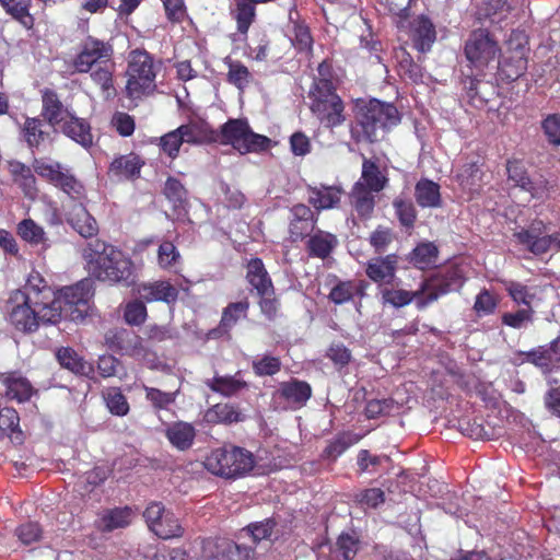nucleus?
<instances>
[{"instance_id":"nucleus-1","label":"nucleus","mask_w":560,"mask_h":560,"mask_svg":"<svg viewBox=\"0 0 560 560\" xmlns=\"http://www.w3.org/2000/svg\"><path fill=\"white\" fill-rule=\"evenodd\" d=\"M463 282V271L458 267H450L424 280L416 291L382 288L381 298L383 304L395 308L404 307L415 301L417 307L421 310L436 301L440 296L458 290Z\"/></svg>"},{"instance_id":"nucleus-2","label":"nucleus","mask_w":560,"mask_h":560,"mask_svg":"<svg viewBox=\"0 0 560 560\" xmlns=\"http://www.w3.org/2000/svg\"><path fill=\"white\" fill-rule=\"evenodd\" d=\"M93 293L89 281H80L74 285L60 290L50 299L39 300L40 305L35 306L38 322L57 324L61 318L71 322H82L89 315L90 301Z\"/></svg>"},{"instance_id":"nucleus-3","label":"nucleus","mask_w":560,"mask_h":560,"mask_svg":"<svg viewBox=\"0 0 560 560\" xmlns=\"http://www.w3.org/2000/svg\"><path fill=\"white\" fill-rule=\"evenodd\" d=\"M113 46L104 40L89 36L80 46V50L71 60L75 73H90L92 81L104 92L113 89Z\"/></svg>"},{"instance_id":"nucleus-4","label":"nucleus","mask_w":560,"mask_h":560,"mask_svg":"<svg viewBox=\"0 0 560 560\" xmlns=\"http://www.w3.org/2000/svg\"><path fill=\"white\" fill-rule=\"evenodd\" d=\"M89 272L100 281L128 283L132 277V262L121 250L95 240L82 253Z\"/></svg>"},{"instance_id":"nucleus-5","label":"nucleus","mask_w":560,"mask_h":560,"mask_svg":"<svg viewBox=\"0 0 560 560\" xmlns=\"http://www.w3.org/2000/svg\"><path fill=\"white\" fill-rule=\"evenodd\" d=\"M357 120L361 129L359 138L374 142L382 139L392 127L397 126L400 116L393 104L370 100L359 106Z\"/></svg>"},{"instance_id":"nucleus-6","label":"nucleus","mask_w":560,"mask_h":560,"mask_svg":"<svg viewBox=\"0 0 560 560\" xmlns=\"http://www.w3.org/2000/svg\"><path fill=\"white\" fill-rule=\"evenodd\" d=\"M161 63L144 50H133L129 54L127 68L126 93L128 97L138 100L155 91L156 74Z\"/></svg>"},{"instance_id":"nucleus-7","label":"nucleus","mask_w":560,"mask_h":560,"mask_svg":"<svg viewBox=\"0 0 560 560\" xmlns=\"http://www.w3.org/2000/svg\"><path fill=\"white\" fill-rule=\"evenodd\" d=\"M255 466L250 452L236 446H224L213 450L205 459V467L211 474L235 479L247 475Z\"/></svg>"},{"instance_id":"nucleus-8","label":"nucleus","mask_w":560,"mask_h":560,"mask_svg":"<svg viewBox=\"0 0 560 560\" xmlns=\"http://www.w3.org/2000/svg\"><path fill=\"white\" fill-rule=\"evenodd\" d=\"M221 141L242 154L264 150L270 142L269 138L253 132L247 121L242 119H230L222 126Z\"/></svg>"},{"instance_id":"nucleus-9","label":"nucleus","mask_w":560,"mask_h":560,"mask_svg":"<svg viewBox=\"0 0 560 560\" xmlns=\"http://www.w3.org/2000/svg\"><path fill=\"white\" fill-rule=\"evenodd\" d=\"M39 300L23 292H12L8 301L7 311L10 323L24 332L37 329L39 322L35 306H39Z\"/></svg>"},{"instance_id":"nucleus-10","label":"nucleus","mask_w":560,"mask_h":560,"mask_svg":"<svg viewBox=\"0 0 560 560\" xmlns=\"http://www.w3.org/2000/svg\"><path fill=\"white\" fill-rule=\"evenodd\" d=\"M513 236L518 244L534 255H542L560 249V233L548 234L541 222L534 223L528 229H522L515 232Z\"/></svg>"},{"instance_id":"nucleus-11","label":"nucleus","mask_w":560,"mask_h":560,"mask_svg":"<svg viewBox=\"0 0 560 560\" xmlns=\"http://www.w3.org/2000/svg\"><path fill=\"white\" fill-rule=\"evenodd\" d=\"M143 516L149 528L162 539H171L180 537L183 534V527L179 520L170 510H165L162 503L152 502L150 503Z\"/></svg>"},{"instance_id":"nucleus-12","label":"nucleus","mask_w":560,"mask_h":560,"mask_svg":"<svg viewBox=\"0 0 560 560\" xmlns=\"http://www.w3.org/2000/svg\"><path fill=\"white\" fill-rule=\"evenodd\" d=\"M498 52V44L483 30L472 32L465 46L466 58L477 69H482L493 61Z\"/></svg>"},{"instance_id":"nucleus-13","label":"nucleus","mask_w":560,"mask_h":560,"mask_svg":"<svg viewBox=\"0 0 560 560\" xmlns=\"http://www.w3.org/2000/svg\"><path fill=\"white\" fill-rule=\"evenodd\" d=\"M397 262L395 255L373 258L366 265V276L375 283L388 284L395 279Z\"/></svg>"},{"instance_id":"nucleus-14","label":"nucleus","mask_w":560,"mask_h":560,"mask_svg":"<svg viewBox=\"0 0 560 560\" xmlns=\"http://www.w3.org/2000/svg\"><path fill=\"white\" fill-rule=\"evenodd\" d=\"M313 114L328 128L341 125L345 121L343 104L340 97H331L329 102L317 101L311 103Z\"/></svg>"},{"instance_id":"nucleus-15","label":"nucleus","mask_w":560,"mask_h":560,"mask_svg":"<svg viewBox=\"0 0 560 560\" xmlns=\"http://www.w3.org/2000/svg\"><path fill=\"white\" fill-rule=\"evenodd\" d=\"M133 518L135 512L129 506L108 509L101 513L96 527L102 532H113L129 526Z\"/></svg>"},{"instance_id":"nucleus-16","label":"nucleus","mask_w":560,"mask_h":560,"mask_svg":"<svg viewBox=\"0 0 560 560\" xmlns=\"http://www.w3.org/2000/svg\"><path fill=\"white\" fill-rule=\"evenodd\" d=\"M72 115L73 114L62 105L54 91L46 90L43 92V116L50 126L57 129Z\"/></svg>"},{"instance_id":"nucleus-17","label":"nucleus","mask_w":560,"mask_h":560,"mask_svg":"<svg viewBox=\"0 0 560 560\" xmlns=\"http://www.w3.org/2000/svg\"><path fill=\"white\" fill-rule=\"evenodd\" d=\"M140 298L147 302H165L173 304L178 298L177 289L168 281L144 283L139 288Z\"/></svg>"},{"instance_id":"nucleus-18","label":"nucleus","mask_w":560,"mask_h":560,"mask_svg":"<svg viewBox=\"0 0 560 560\" xmlns=\"http://www.w3.org/2000/svg\"><path fill=\"white\" fill-rule=\"evenodd\" d=\"M410 27L415 47L421 52L429 51L436 38L435 28L432 22L428 18L421 15L411 22Z\"/></svg>"},{"instance_id":"nucleus-19","label":"nucleus","mask_w":560,"mask_h":560,"mask_svg":"<svg viewBox=\"0 0 560 560\" xmlns=\"http://www.w3.org/2000/svg\"><path fill=\"white\" fill-rule=\"evenodd\" d=\"M68 223L82 237H93L98 232L96 220L89 213L82 201L68 213Z\"/></svg>"},{"instance_id":"nucleus-20","label":"nucleus","mask_w":560,"mask_h":560,"mask_svg":"<svg viewBox=\"0 0 560 560\" xmlns=\"http://www.w3.org/2000/svg\"><path fill=\"white\" fill-rule=\"evenodd\" d=\"M205 384L214 393L224 397H232L248 387L247 383L242 378L240 372L234 375H215L207 378Z\"/></svg>"},{"instance_id":"nucleus-21","label":"nucleus","mask_w":560,"mask_h":560,"mask_svg":"<svg viewBox=\"0 0 560 560\" xmlns=\"http://www.w3.org/2000/svg\"><path fill=\"white\" fill-rule=\"evenodd\" d=\"M279 394L293 408L302 407L312 395V388L308 383L299 380L284 382L280 385Z\"/></svg>"},{"instance_id":"nucleus-22","label":"nucleus","mask_w":560,"mask_h":560,"mask_svg":"<svg viewBox=\"0 0 560 560\" xmlns=\"http://www.w3.org/2000/svg\"><path fill=\"white\" fill-rule=\"evenodd\" d=\"M56 130H60L83 148L92 145L93 138L89 124L74 115L63 121Z\"/></svg>"},{"instance_id":"nucleus-23","label":"nucleus","mask_w":560,"mask_h":560,"mask_svg":"<svg viewBox=\"0 0 560 560\" xmlns=\"http://www.w3.org/2000/svg\"><path fill=\"white\" fill-rule=\"evenodd\" d=\"M246 277L259 295L272 296L273 285L260 259L255 258L248 262Z\"/></svg>"},{"instance_id":"nucleus-24","label":"nucleus","mask_w":560,"mask_h":560,"mask_svg":"<svg viewBox=\"0 0 560 560\" xmlns=\"http://www.w3.org/2000/svg\"><path fill=\"white\" fill-rule=\"evenodd\" d=\"M8 170L13 178V182L19 185L24 195L26 197L34 198L37 189L36 179L32 168L24 163L13 160L8 162Z\"/></svg>"},{"instance_id":"nucleus-25","label":"nucleus","mask_w":560,"mask_h":560,"mask_svg":"<svg viewBox=\"0 0 560 560\" xmlns=\"http://www.w3.org/2000/svg\"><path fill=\"white\" fill-rule=\"evenodd\" d=\"M165 435L174 447L179 451H186L194 443L196 430L192 424L178 421L166 428Z\"/></svg>"},{"instance_id":"nucleus-26","label":"nucleus","mask_w":560,"mask_h":560,"mask_svg":"<svg viewBox=\"0 0 560 560\" xmlns=\"http://www.w3.org/2000/svg\"><path fill=\"white\" fill-rule=\"evenodd\" d=\"M253 550L229 539H219L214 544L211 560H252Z\"/></svg>"},{"instance_id":"nucleus-27","label":"nucleus","mask_w":560,"mask_h":560,"mask_svg":"<svg viewBox=\"0 0 560 560\" xmlns=\"http://www.w3.org/2000/svg\"><path fill=\"white\" fill-rule=\"evenodd\" d=\"M5 385V395L10 399L26 401L34 394V388L30 381L21 374L12 373L3 381Z\"/></svg>"},{"instance_id":"nucleus-28","label":"nucleus","mask_w":560,"mask_h":560,"mask_svg":"<svg viewBox=\"0 0 560 560\" xmlns=\"http://www.w3.org/2000/svg\"><path fill=\"white\" fill-rule=\"evenodd\" d=\"M231 15L236 22L237 33L245 37L255 21L256 7L246 0H234V8L231 9Z\"/></svg>"},{"instance_id":"nucleus-29","label":"nucleus","mask_w":560,"mask_h":560,"mask_svg":"<svg viewBox=\"0 0 560 560\" xmlns=\"http://www.w3.org/2000/svg\"><path fill=\"white\" fill-rule=\"evenodd\" d=\"M417 203L422 208H436L441 206L440 186L429 179H421L415 188Z\"/></svg>"},{"instance_id":"nucleus-30","label":"nucleus","mask_w":560,"mask_h":560,"mask_svg":"<svg viewBox=\"0 0 560 560\" xmlns=\"http://www.w3.org/2000/svg\"><path fill=\"white\" fill-rule=\"evenodd\" d=\"M140 168V159L135 154H128L116 158L109 166V173L117 179H128L138 176Z\"/></svg>"},{"instance_id":"nucleus-31","label":"nucleus","mask_w":560,"mask_h":560,"mask_svg":"<svg viewBox=\"0 0 560 560\" xmlns=\"http://www.w3.org/2000/svg\"><path fill=\"white\" fill-rule=\"evenodd\" d=\"M337 243V237L334 234L317 231L310 237L307 247L312 256L326 258L332 252Z\"/></svg>"},{"instance_id":"nucleus-32","label":"nucleus","mask_w":560,"mask_h":560,"mask_svg":"<svg viewBox=\"0 0 560 560\" xmlns=\"http://www.w3.org/2000/svg\"><path fill=\"white\" fill-rule=\"evenodd\" d=\"M358 183H362L363 187L369 191L378 192L385 187L387 178L374 162L364 160L362 164L361 178Z\"/></svg>"},{"instance_id":"nucleus-33","label":"nucleus","mask_w":560,"mask_h":560,"mask_svg":"<svg viewBox=\"0 0 560 560\" xmlns=\"http://www.w3.org/2000/svg\"><path fill=\"white\" fill-rule=\"evenodd\" d=\"M206 420L211 423H233L244 420V416L232 405L217 404L206 412Z\"/></svg>"},{"instance_id":"nucleus-34","label":"nucleus","mask_w":560,"mask_h":560,"mask_svg":"<svg viewBox=\"0 0 560 560\" xmlns=\"http://www.w3.org/2000/svg\"><path fill=\"white\" fill-rule=\"evenodd\" d=\"M34 171L43 178L47 179L55 187L62 179L65 173L69 170L59 162L51 160H35L33 164Z\"/></svg>"},{"instance_id":"nucleus-35","label":"nucleus","mask_w":560,"mask_h":560,"mask_svg":"<svg viewBox=\"0 0 560 560\" xmlns=\"http://www.w3.org/2000/svg\"><path fill=\"white\" fill-rule=\"evenodd\" d=\"M352 205L362 218H369L373 212L375 199L372 191L363 187L362 183H355L351 194Z\"/></svg>"},{"instance_id":"nucleus-36","label":"nucleus","mask_w":560,"mask_h":560,"mask_svg":"<svg viewBox=\"0 0 560 560\" xmlns=\"http://www.w3.org/2000/svg\"><path fill=\"white\" fill-rule=\"evenodd\" d=\"M59 364L77 374H83L89 369L86 362L70 347H60L56 350Z\"/></svg>"},{"instance_id":"nucleus-37","label":"nucleus","mask_w":560,"mask_h":560,"mask_svg":"<svg viewBox=\"0 0 560 560\" xmlns=\"http://www.w3.org/2000/svg\"><path fill=\"white\" fill-rule=\"evenodd\" d=\"M341 191L337 187H322L312 190L310 202L318 210L334 208L340 201Z\"/></svg>"},{"instance_id":"nucleus-38","label":"nucleus","mask_w":560,"mask_h":560,"mask_svg":"<svg viewBox=\"0 0 560 560\" xmlns=\"http://www.w3.org/2000/svg\"><path fill=\"white\" fill-rule=\"evenodd\" d=\"M103 399L109 412L122 417L129 412V404L118 387H109L103 390Z\"/></svg>"},{"instance_id":"nucleus-39","label":"nucleus","mask_w":560,"mask_h":560,"mask_svg":"<svg viewBox=\"0 0 560 560\" xmlns=\"http://www.w3.org/2000/svg\"><path fill=\"white\" fill-rule=\"evenodd\" d=\"M14 292L26 293L36 300L50 299L54 295L52 290L38 272H32L27 278L24 289L15 290Z\"/></svg>"},{"instance_id":"nucleus-40","label":"nucleus","mask_w":560,"mask_h":560,"mask_svg":"<svg viewBox=\"0 0 560 560\" xmlns=\"http://www.w3.org/2000/svg\"><path fill=\"white\" fill-rule=\"evenodd\" d=\"M438 248L433 243H421L412 252L411 261L419 269H425L436 264Z\"/></svg>"},{"instance_id":"nucleus-41","label":"nucleus","mask_w":560,"mask_h":560,"mask_svg":"<svg viewBox=\"0 0 560 560\" xmlns=\"http://www.w3.org/2000/svg\"><path fill=\"white\" fill-rule=\"evenodd\" d=\"M360 541L354 534L342 533L335 545L332 552L342 560H353L359 551Z\"/></svg>"},{"instance_id":"nucleus-42","label":"nucleus","mask_w":560,"mask_h":560,"mask_svg":"<svg viewBox=\"0 0 560 560\" xmlns=\"http://www.w3.org/2000/svg\"><path fill=\"white\" fill-rule=\"evenodd\" d=\"M7 12L10 13L20 23L30 28L33 25V18L28 13L31 0H0Z\"/></svg>"},{"instance_id":"nucleus-43","label":"nucleus","mask_w":560,"mask_h":560,"mask_svg":"<svg viewBox=\"0 0 560 560\" xmlns=\"http://www.w3.org/2000/svg\"><path fill=\"white\" fill-rule=\"evenodd\" d=\"M19 235L27 243L39 245L45 244L47 238L42 226L32 219H25L18 225Z\"/></svg>"},{"instance_id":"nucleus-44","label":"nucleus","mask_w":560,"mask_h":560,"mask_svg":"<svg viewBox=\"0 0 560 560\" xmlns=\"http://www.w3.org/2000/svg\"><path fill=\"white\" fill-rule=\"evenodd\" d=\"M247 308V302H236L230 304L223 312L219 330L221 332H228L238 322L240 318L246 316Z\"/></svg>"},{"instance_id":"nucleus-45","label":"nucleus","mask_w":560,"mask_h":560,"mask_svg":"<svg viewBox=\"0 0 560 560\" xmlns=\"http://www.w3.org/2000/svg\"><path fill=\"white\" fill-rule=\"evenodd\" d=\"M504 288L516 304H523L526 307L532 308L530 305L535 298V293L530 288L513 280L504 281Z\"/></svg>"},{"instance_id":"nucleus-46","label":"nucleus","mask_w":560,"mask_h":560,"mask_svg":"<svg viewBox=\"0 0 560 560\" xmlns=\"http://www.w3.org/2000/svg\"><path fill=\"white\" fill-rule=\"evenodd\" d=\"M180 254L176 246L168 241L160 244L158 249V264L162 269L171 270L179 265Z\"/></svg>"},{"instance_id":"nucleus-47","label":"nucleus","mask_w":560,"mask_h":560,"mask_svg":"<svg viewBox=\"0 0 560 560\" xmlns=\"http://www.w3.org/2000/svg\"><path fill=\"white\" fill-rule=\"evenodd\" d=\"M56 187L61 189L73 200H79L81 202L85 198L84 186L74 177L70 170L65 173L62 179Z\"/></svg>"},{"instance_id":"nucleus-48","label":"nucleus","mask_w":560,"mask_h":560,"mask_svg":"<svg viewBox=\"0 0 560 560\" xmlns=\"http://www.w3.org/2000/svg\"><path fill=\"white\" fill-rule=\"evenodd\" d=\"M275 522L272 520H265L249 524L246 528L242 529V533L250 536L254 542L261 540H270L273 535Z\"/></svg>"},{"instance_id":"nucleus-49","label":"nucleus","mask_w":560,"mask_h":560,"mask_svg":"<svg viewBox=\"0 0 560 560\" xmlns=\"http://www.w3.org/2000/svg\"><path fill=\"white\" fill-rule=\"evenodd\" d=\"M166 198L175 208L184 207L187 201V190L184 185L176 178L170 177L164 187Z\"/></svg>"},{"instance_id":"nucleus-50","label":"nucleus","mask_w":560,"mask_h":560,"mask_svg":"<svg viewBox=\"0 0 560 560\" xmlns=\"http://www.w3.org/2000/svg\"><path fill=\"white\" fill-rule=\"evenodd\" d=\"M177 130L184 143L199 144L208 138L205 126L198 122L182 125Z\"/></svg>"},{"instance_id":"nucleus-51","label":"nucleus","mask_w":560,"mask_h":560,"mask_svg":"<svg viewBox=\"0 0 560 560\" xmlns=\"http://www.w3.org/2000/svg\"><path fill=\"white\" fill-rule=\"evenodd\" d=\"M229 66V82L237 86L240 90L246 88L250 81V72L240 61H228Z\"/></svg>"},{"instance_id":"nucleus-52","label":"nucleus","mask_w":560,"mask_h":560,"mask_svg":"<svg viewBox=\"0 0 560 560\" xmlns=\"http://www.w3.org/2000/svg\"><path fill=\"white\" fill-rule=\"evenodd\" d=\"M498 303L499 301L493 294L488 290H482L476 296L474 311L479 317L487 316L494 313Z\"/></svg>"},{"instance_id":"nucleus-53","label":"nucleus","mask_w":560,"mask_h":560,"mask_svg":"<svg viewBox=\"0 0 560 560\" xmlns=\"http://www.w3.org/2000/svg\"><path fill=\"white\" fill-rule=\"evenodd\" d=\"M331 97H339L335 93L331 81L328 79L322 81H314L313 86L310 90L311 103L323 101V103L329 102Z\"/></svg>"},{"instance_id":"nucleus-54","label":"nucleus","mask_w":560,"mask_h":560,"mask_svg":"<svg viewBox=\"0 0 560 560\" xmlns=\"http://www.w3.org/2000/svg\"><path fill=\"white\" fill-rule=\"evenodd\" d=\"M533 308H521L514 313H504L502 323L509 327L521 329L533 322Z\"/></svg>"},{"instance_id":"nucleus-55","label":"nucleus","mask_w":560,"mask_h":560,"mask_svg":"<svg viewBox=\"0 0 560 560\" xmlns=\"http://www.w3.org/2000/svg\"><path fill=\"white\" fill-rule=\"evenodd\" d=\"M184 143L180 133L177 128L172 130L160 138L161 150L167 154L171 159H175L178 155L180 145Z\"/></svg>"},{"instance_id":"nucleus-56","label":"nucleus","mask_w":560,"mask_h":560,"mask_svg":"<svg viewBox=\"0 0 560 560\" xmlns=\"http://www.w3.org/2000/svg\"><path fill=\"white\" fill-rule=\"evenodd\" d=\"M124 317L129 325L138 326L144 323L147 318V307L144 303L138 300L127 303Z\"/></svg>"},{"instance_id":"nucleus-57","label":"nucleus","mask_w":560,"mask_h":560,"mask_svg":"<svg viewBox=\"0 0 560 560\" xmlns=\"http://www.w3.org/2000/svg\"><path fill=\"white\" fill-rule=\"evenodd\" d=\"M541 128L549 143L560 145V114H550L541 122Z\"/></svg>"},{"instance_id":"nucleus-58","label":"nucleus","mask_w":560,"mask_h":560,"mask_svg":"<svg viewBox=\"0 0 560 560\" xmlns=\"http://www.w3.org/2000/svg\"><path fill=\"white\" fill-rule=\"evenodd\" d=\"M293 45L300 51H311L313 46V38L311 36L310 30L306 25L295 23L293 25Z\"/></svg>"},{"instance_id":"nucleus-59","label":"nucleus","mask_w":560,"mask_h":560,"mask_svg":"<svg viewBox=\"0 0 560 560\" xmlns=\"http://www.w3.org/2000/svg\"><path fill=\"white\" fill-rule=\"evenodd\" d=\"M42 121L36 118H28L24 124V137L31 147L38 145L45 137V132L42 130Z\"/></svg>"},{"instance_id":"nucleus-60","label":"nucleus","mask_w":560,"mask_h":560,"mask_svg":"<svg viewBox=\"0 0 560 560\" xmlns=\"http://www.w3.org/2000/svg\"><path fill=\"white\" fill-rule=\"evenodd\" d=\"M552 357L553 355L550 353V351L545 347H540L539 349L534 350L527 354L528 361L545 372L550 371L553 365L559 363V361H553Z\"/></svg>"},{"instance_id":"nucleus-61","label":"nucleus","mask_w":560,"mask_h":560,"mask_svg":"<svg viewBox=\"0 0 560 560\" xmlns=\"http://www.w3.org/2000/svg\"><path fill=\"white\" fill-rule=\"evenodd\" d=\"M20 418L12 408L0 409V435L14 433L19 428Z\"/></svg>"},{"instance_id":"nucleus-62","label":"nucleus","mask_w":560,"mask_h":560,"mask_svg":"<svg viewBox=\"0 0 560 560\" xmlns=\"http://www.w3.org/2000/svg\"><path fill=\"white\" fill-rule=\"evenodd\" d=\"M147 394V399L155 407V408H166L171 404L175 401V393H165L160 389L144 386L143 387Z\"/></svg>"},{"instance_id":"nucleus-63","label":"nucleus","mask_w":560,"mask_h":560,"mask_svg":"<svg viewBox=\"0 0 560 560\" xmlns=\"http://www.w3.org/2000/svg\"><path fill=\"white\" fill-rule=\"evenodd\" d=\"M281 363L276 357H264L253 362V369L258 376L273 375L279 372Z\"/></svg>"},{"instance_id":"nucleus-64","label":"nucleus","mask_w":560,"mask_h":560,"mask_svg":"<svg viewBox=\"0 0 560 560\" xmlns=\"http://www.w3.org/2000/svg\"><path fill=\"white\" fill-rule=\"evenodd\" d=\"M40 534L42 530L38 524L33 522L22 524L15 529L16 537L24 545H30L37 541L40 537Z\"/></svg>"}]
</instances>
